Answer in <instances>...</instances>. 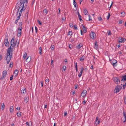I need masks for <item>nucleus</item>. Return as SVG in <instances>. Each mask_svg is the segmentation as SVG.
Returning a JSON list of instances; mask_svg holds the SVG:
<instances>
[{
    "instance_id": "36",
    "label": "nucleus",
    "mask_w": 126,
    "mask_h": 126,
    "mask_svg": "<svg viewBox=\"0 0 126 126\" xmlns=\"http://www.w3.org/2000/svg\"><path fill=\"white\" fill-rule=\"evenodd\" d=\"M39 52L40 54H41L42 52V48L41 47H40L39 48Z\"/></svg>"
},
{
    "instance_id": "62",
    "label": "nucleus",
    "mask_w": 126,
    "mask_h": 126,
    "mask_svg": "<svg viewBox=\"0 0 126 126\" xmlns=\"http://www.w3.org/2000/svg\"><path fill=\"white\" fill-rule=\"evenodd\" d=\"M53 60H51V64L52 65L53 63Z\"/></svg>"
},
{
    "instance_id": "6",
    "label": "nucleus",
    "mask_w": 126,
    "mask_h": 126,
    "mask_svg": "<svg viewBox=\"0 0 126 126\" xmlns=\"http://www.w3.org/2000/svg\"><path fill=\"white\" fill-rule=\"evenodd\" d=\"M14 38H13L11 41V46H12L13 47L15 46L16 45V43L14 42Z\"/></svg>"
},
{
    "instance_id": "43",
    "label": "nucleus",
    "mask_w": 126,
    "mask_h": 126,
    "mask_svg": "<svg viewBox=\"0 0 126 126\" xmlns=\"http://www.w3.org/2000/svg\"><path fill=\"white\" fill-rule=\"evenodd\" d=\"M98 20L100 21H101L102 19V18L101 17H99L98 18Z\"/></svg>"
},
{
    "instance_id": "29",
    "label": "nucleus",
    "mask_w": 126,
    "mask_h": 126,
    "mask_svg": "<svg viewBox=\"0 0 126 126\" xmlns=\"http://www.w3.org/2000/svg\"><path fill=\"white\" fill-rule=\"evenodd\" d=\"M17 115L18 117H20L21 115V112L19 111L17 113Z\"/></svg>"
},
{
    "instance_id": "16",
    "label": "nucleus",
    "mask_w": 126,
    "mask_h": 126,
    "mask_svg": "<svg viewBox=\"0 0 126 126\" xmlns=\"http://www.w3.org/2000/svg\"><path fill=\"white\" fill-rule=\"evenodd\" d=\"M26 89L25 88H24L21 91V94H24L26 92Z\"/></svg>"
},
{
    "instance_id": "23",
    "label": "nucleus",
    "mask_w": 126,
    "mask_h": 126,
    "mask_svg": "<svg viewBox=\"0 0 126 126\" xmlns=\"http://www.w3.org/2000/svg\"><path fill=\"white\" fill-rule=\"evenodd\" d=\"M125 13L124 12L121 13L120 16L121 17H124L125 16Z\"/></svg>"
},
{
    "instance_id": "64",
    "label": "nucleus",
    "mask_w": 126,
    "mask_h": 126,
    "mask_svg": "<svg viewBox=\"0 0 126 126\" xmlns=\"http://www.w3.org/2000/svg\"><path fill=\"white\" fill-rule=\"evenodd\" d=\"M15 126V124L14 123H12L11 124V126Z\"/></svg>"
},
{
    "instance_id": "38",
    "label": "nucleus",
    "mask_w": 126,
    "mask_h": 126,
    "mask_svg": "<svg viewBox=\"0 0 126 126\" xmlns=\"http://www.w3.org/2000/svg\"><path fill=\"white\" fill-rule=\"evenodd\" d=\"M54 46L53 45H51L50 47V48L52 50H53L54 49Z\"/></svg>"
},
{
    "instance_id": "20",
    "label": "nucleus",
    "mask_w": 126,
    "mask_h": 126,
    "mask_svg": "<svg viewBox=\"0 0 126 126\" xmlns=\"http://www.w3.org/2000/svg\"><path fill=\"white\" fill-rule=\"evenodd\" d=\"M9 42L8 41V39H5V44L6 46H8Z\"/></svg>"
},
{
    "instance_id": "37",
    "label": "nucleus",
    "mask_w": 126,
    "mask_h": 126,
    "mask_svg": "<svg viewBox=\"0 0 126 126\" xmlns=\"http://www.w3.org/2000/svg\"><path fill=\"white\" fill-rule=\"evenodd\" d=\"M110 13H109L108 14V16H107V20H108L109 19V18L110 17Z\"/></svg>"
},
{
    "instance_id": "59",
    "label": "nucleus",
    "mask_w": 126,
    "mask_h": 126,
    "mask_svg": "<svg viewBox=\"0 0 126 126\" xmlns=\"http://www.w3.org/2000/svg\"><path fill=\"white\" fill-rule=\"evenodd\" d=\"M111 34V32H109L108 33V35H110Z\"/></svg>"
},
{
    "instance_id": "52",
    "label": "nucleus",
    "mask_w": 126,
    "mask_h": 126,
    "mask_svg": "<svg viewBox=\"0 0 126 126\" xmlns=\"http://www.w3.org/2000/svg\"><path fill=\"white\" fill-rule=\"evenodd\" d=\"M74 27L75 29H77V25H75L74 26Z\"/></svg>"
},
{
    "instance_id": "50",
    "label": "nucleus",
    "mask_w": 126,
    "mask_h": 126,
    "mask_svg": "<svg viewBox=\"0 0 126 126\" xmlns=\"http://www.w3.org/2000/svg\"><path fill=\"white\" fill-rule=\"evenodd\" d=\"M26 125L27 126H32L31 125L30 126L29 125V123L28 122H27L26 123Z\"/></svg>"
},
{
    "instance_id": "42",
    "label": "nucleus",
    "mask_w": 126,
    "mask_h": 126,
    "mask_svg": "<svg viewBox=\"0 0 126 126\" xmlns=\"http://www.w3.org/2000/svg\"><path fill=\"white\" fill-rule=\"evenodd\" d=\"M70 27H72L73 26V24L72 23H70L69 24Z\"/></svg>"
},
{
    "instance_id": "39",
    "label": "nucleus",
    "mask_w": 126,
    "mask_h": 126,
    "mask_svg": "<svg viewBox=\"0 0 126 126\" xmlns=\"http://www.w3.org/2000/svg\"><path fill=\"white\" fill-rule=\"evenodd\" d=\"M63 69L64 71H65L66 68V66H63Z\"/></svg>"
},
{
    "instance_id": "34",
    "label": "nucleus",
    "mask_w": 126,
    "mask_h": 126,
    "mask_svg": "<svg viewBox=\"0 0 126 126\" xmlns=\"http://www.w3.org/2000/svg\"><path fill=\"white\" fill-rule=\"evenodd\" d=\"M22 22H19V24L18 25L19 27H22Z\"/></svg>"
},
{
    "instance_id": "40",
    "label": "nucleus",
    "mask_w": 126,
    "mask_h": 126,
    "mask_svg": "<svg viewBox=\"0 0 126 126\" xmlns=\"http://www.w3.org/2000/svg\"><path fill=\"white\" fill-rule=\"evenodd\" d=\"M21 34V32H20L19 33H18L17 34V36L18 37H19L20 36Z\"/></svg>"
},
{
    "instance_id": "56",
    "label": "nucleus",
    "mask_w": 126,
    "mask_h": 126,
    "mask_svg": "<svg viewBox=\"0 0 126 126\" xmlns=\"http://www.w3.org/2000/svg\"><path fill=\"white\" fill-rule=\"evenodd\" d=\"M16 109L18 110H19L20 109V107H17L16 108Z\"/></svg>"
},
{
    "instance_id": "60",
    "label": "nucleus",
    "mask_w": 126,
    "mask_h": 126,
    "mask_svg": "<svg viewBox=\"0 0 126 126\" xmlns=\"http://www.w3.org/2000/svg\"><path fill=\"white\" fill-rule=\"evenodd\" d=\"M66 19V18H65V17H63L62 18V20H65Z\"/></svg>"
},
{
    "instance_id": "63",
    "label": "nucleus",
    "mask_w": 126,
    "mask_h": 126,
    "mask_svg": "<svg viewBox=\"0 0 126 126\" xmlns=\"http://www.w3.org/2000/svg\"><path fill=\"white\" fill-rule=\"evenodd\" d=\"M94 0H91V3H93V2H94Z\"/></svg>"
},
{
    "instance_id": "22",
    "label": "nucleus",
    "mask_w": 126,
    "mask_h": 126,
    "mask_svg": "<svg viewBox=\"0 0 126 126\" xmlns=\"http://www.w3.org/2000/svg\"><path fill=\"white\" fill-rule=\"evenodd\" d=\"M78 16L79 19L80 20V21L82 20L81 18V16L79 12H78Z\"/></svg>"
},
{
    "instance_id": "25",
    "label": "nucleus",
    "mask_w": 126,
    "mask_h": 126,
    "mask_svg": "<svg viewBox=\"0 0 126 126\" xmlns=\"http://www.w3.org/2000/svg\"><path fill=\"white\" fill-rule=\"evenodd\" d=\"M97 44V43L96 42L95 43L94 48L95 49L97 50L98 48V46Z\"/></svg>"
},
{
    "instance_id": "13",
    "label": "nucleus",
    "mask_w": 126,
    "mask_h": 126,
    "mask_svg": "<svg viewBox=\"0 0 126 126\" xmlns=\"http://www.w3.org/2000/svg\"><path fill=\"white\" fill-rule=\"evenodd\" d=\"M7 74V72L6 71H4L3 72V77L4 78L5 77Z\"/></svg>"
},
{
    "instance_id": "55",
    "label": "nucleus",
    "mask_w": 126,
    "mask_h": 126,
    "mask_svg": "<svg viewBox=\"0 0 126 126\" xmlns=\"http://www.w3.org/2000/svg\"><path fill=\"white\" fill-rule=\"evenodd\" d=\"M76 4H77V3H73V5H74V7H76V6H77L76 5Z\"/></svg>"
},
{
    "instance_id": "48",
    "label": "nucleus",
    "mask_w": 126,
    "mask_h": 126,
    "mask_svg": "<svg viewBox=\"0 0 126 126\" xmlns=\"http://www.w3.org/2000/svg\"><path fill=\"white\" fill-rule=\"evenodd\" d=\"M122 42H125L126 40L124 38H122Z\"/></svg>"
},
{
    "instance_id": "44",
    "label": "nucleus",
    "mask_w": 126,
    "mask_h": 126,
    "mask_svg": "<svg viewBox=\"0 0 126 126\" xmlns=\"http://www.w3.org/2000/svg\"><path fill=\"white\" fill-rule=\"evenodd\" d=\"M72 32H68V34L69 35H71L72 34Z\"/></svg>"
},
{
    "instance_id": "18",
    "label": "nucleus",
    "mask_w": 126,
    "mask_h": 126,
    "mask_svg": "<svg viewBox=\"0 0 126 126\" xmlns=\"http://www.w3.org/2000/svg\"><path fill=\"white\" fill-rule=\"evenodd\" d=\"M85 56H83L82 57H80L79 58L80 61L82 62L85 59Z\"/></svg>"
},
{
    "instance_id": "19",
    "label": "nucleus",
    "mask_w": 126,
    "mask_h": 126,
    "mask_svg": "<svg viewBox=\"0 0 126 126\" xmlns=\"http://www.w3.org/2000/svg\"><path fill=\"white\" fill-rule=\"evenodd\" d=\"M18 71L16 69L15 70L14 72V74L16 76L17 75L18 73Z\"/></svg>"
},
{
    "instance_id": "30",
    "label": "nucleus",
    "mask_w": 126,
    "mask_h": 126,
    "mask_svg": "<svg viewBox=\"0 0 126 126\" xmlns=\"http://www.w3.org/2000/svg\"><path fill=\"white\" fill-rule=\"evenodd\" d=\"M22 29V27H18V32H21Z\"/></svg>"
},
{
    "instance_id": "2",
    "label": "nucleus",
    "mask_w": 126,
    "mask_h": 126,
    "mask_svg": "<svg viewBox=\"0 0 126 126\" xmlns=\"http://www.w3.org/2000/svg\"><path fill=\"white\" fill-rule=\"evenodd\" d=\"M11 46H10L7 51L6 56V60H7V64H8L9 63V62L10 61L11 58V55H10V53L11 52Z\"/></svg>"
},
{
    "instance_id": "12",
    "label": "nucleus",
    "mask_w": 126,
    "mask_h": 126,
    "mask_svg": "<svg viewBox=\"0 0 126 126\" xmlns=\"http://www.w3.org/2000/svg\"><path fill=\"white\" fill-rule=\"evenodd\" d=\"M81 28L82 29L83 31L84 32L85 31V32L87 31V28H86L85 27L84 25H82L81 26Z\"/></svg>"
},
{
    "instance_id": "24",
    "label": "nucleus",
    "mask_w": 126,
    "mask_h": 126,
    "mask_svg": "<svg viewBox=\"0 0 126 126\" xmlns=\"http://www.w3.org/2000/svg\"><path fill=\"white\" fill-rule=\"evenodd\" d=\"M117 63V61L115 60H113L112 62L111 63L112 65H114Z\"/></svg>"
},
{
    "instance_id": "26",
    "label": "nucleus",
    "mask_w": 126,
    "mask_h": 126,
    "mask_svg": "<svg viewBox=\"0 0 126 126\" xmlns=\"http://www.w3.org/2000/svg\"><path fill=\"white\" fill-rule=\"evenodd\" d=\"M122 80L124 81H125L126 80V75L123 77Z\"/></svg>"
},
{
    "instance_id": "21",
    "label": "nucleus",
    "mask_w": 126,
    "mask_h": 126,
    "mask_svg": "<svg viewBox=\"0 0 126 126\" xmlns=\"http://www.w3.org/2000/svg\"><path fill=\"white\" fill-rule=\"evenodd\" d=\"M83 71V69L82 68L81 69V71L79 73V74L78 75V76L79 77V78L80 77H81V76L82 74V73Z\"/></svg>"
},
{
    "instance_id": "41",
    "label": "nucleus",
    "mask_w": 126,
    "mask_h": 126,
    "mask_svg": "<svg viewBox=\"0 0 126 126\" xmlns=\"http://www.w3.org/2000/svg\"><path fill=\"white\" fill-rule=\"evenodd\" d=\"M13 75H11V77L10 78V80H12L13 79Z\"/></svg>"
},
{
    "instance_id": "8",
    "label": "nucleus",
    "mask_w": 126,
    "mask_h": 126,
    "mask_svg": "<svg viewBox=\"0 0 126 126\" xmlns=\"http://www.w3.org/2000/svg\"><path fill=\"white\" fill-rule=\"evenodd\" d=\"M21 13H19L18 14V15H17V18L16 19V21L15 23L16 24L17 22L18 21V20L20 19V16L21 15Z\"/></svg>"
},
{
    "instance_id": "31",
    "label": "nucleus",
    "mask_w": 126,
    "mask_h": 126,
    "mask_svg": "<svg viewBox=\"0 0 126 126\" xmlns=\"http://www.w3.org/2000/svg\"><path fill=\"white\" fill-rule=\"evenodd\" d=\"M5 107V105L3 103L1 105V109L2 110H3Z\"/></svg>"
},
{
    "instance_id": "45",
    "label": "nucleus",
    "mask_w": 126,
    "mask_h": 126,
    "mask_svg": "<svg viewBox=\"0 0 126 126\" xmlns=\"http://www.w3.org/2000/svg\"><path fill=\"white\" fill-rule=\"evenodd\" d=\"M41 85L42 87L43 86V82L42 81H41L40 82Z\"/></svg>"
},
{
    "instance_id": "3",
    "label": "nucleus",
    "mask_w": 126,
    "mask_h": 126,
    "mask_svg": "<svg viewBox=\"0 0 126 126\" xmlns=\"http://www.w3.org/2000/svg\"><path fill=\"white\" fill-rule=\"evenodd\" d=\"M122 120L123 123H125L126 122V113L124 111L123 112V116L122 118Z\"/></svg>"
},
{
    "instance_id": "35",
    "label": "nucleus",
    "mask_w": 126,
    "mask_h": 126,
    "mask_svg": "<svg viewBox=\"0 0 126 126\" xmlns=\"http://www.w3.org/2000/svg\"><path fill=\"white\" fill-rule=\"evenodd\" d=\"M88 17H89L88 20L89 21H91L92 20V18H91V16H90V15H88Z\"/></svg>"
},
{
    "instance_id": "47",
    "label": "nucleus",
    "mask_w": 126,
    "mask_h": 126,
    "mask_svg": "<svg viewBox=\"0 0 126 126\" xmlns=\"http://www.w3.org/2000/svg\"><path fill=\"white\" fill-rule=\"evenodd\" d=\"M49 79L47 78L45 80V81L46 82H48L49 81Z\"/></svg>"
},
{
    "instance_id": "33",
    "label": "nucleus",
    "mask_w": 126,
    "mask_h": 126,
    "mask_svg": "<svg viewBox=\"0 0 126 126\" xmlns=\"http://www.w3.org/2000/svg\"><path fill=\"white\" fill-rule=\"evenodd\" d=\"M122 38H121L118 41V42L119 43H122Z\"/></svg>"
},
{
    "instance_id": "51",
    "label": "nucleus",
    "mask_w": 126,
    "mask_h": 126,
    "mask_svg": "<svg viewBox=\"0 0 126 126\" xmlns=\"http://www.w3.org/2000/svg\"><path fill=\"white\" fill-rule=\"evenodd\" d=\"M2 56L1 55H0V62L1 61V60L2 59Z\"/></svg>"
},
{
    "instance_id": "15",
    "label": "nucleus",
    "mask_w": 126,
    "mask_h": 126,
    "mask_svg": "<svg viewBox=\"0 0 126 126\" xmlns=\"http://www.w3.org/2000/svg\"><path fill=\"white\" fill-rule=\"evenodd\" d=\"M82 46V45L81 44H80L76 47L77 48L79 49L81 48Z\"/></svg>"
},
{
    "instance_id": "54",
    "label": "nucleus",
    "mask_w": 126,
    "mask_h": 126,
    "mask_svg": "<svg viewBox=\"0 0 126 126\" xmlns=\"http://www.w3.org/2000/svg\"><path fill=\"white\" fill-rule=\"evenodd\" d=\"M64 116H65L67 115V113L66 112H64Z\"/></svg>"
},
{
    "instance_id": "32",
    "label": "nucleus",
    "mask_w": 126,
    "mask_h": 126,
    "mask_svg": "<svg viewBox=\"0 0 126 126\" xmlns=\"http://www.w3.org/2000/svg\"><path fill=\"white\" fill-rule=\"evenodd\" d=\"M43 12L45 14V15H46L48 13L46 9H44L43 10Z\"/></svg>"
},
{
    "instance_id": "4",
    "label": "nucleus",
    "mask_w": 126,
    "mask_h": 126,
    "mask_svg": "<svg viewBox=\"0 0 126 126\" xmlns=\"http://www.w3.org/2000/svg\"><path fill=\"white\" fill-rule=\"evenodd\" d=\"M90 35V37L92 39L95 38L96 37V35L94 32H91Z\"/></svg>"
},
{
    "instance_id": "57",
    "label": "nucleus",
    "mask_w": 126,
    "mask_h": 126,
    "mask_svg": "<svg viewBox=\"0 0 126 126\" xmlns=\"http://www.w3.org/2000/svg\"><path fill=\"white\" fill-rule=\"evenodd\" d=\"M35 31L37 32V28L36 27V26L35 27Z\"/></svg>"
},
{
    "instance_id": "28",
    "label": "nucleus",
    "mask_w": 126,
    "mask_h": 126,
    "mask_svg": "<svg viewBox=\"0 0 126 126\" xmlns=\"http://www.w3.org/2000/svg\"><path fill=\"white\" fill-rule=\"evenodd\" d=\"M84 12L85 15H87L88 14V12L87 9H85L84 10Z\"/></svg>"
},
{
    "instance_id": "7",
    "label": "nucleus",
    "mask_w": 126,
    "mask_h": 126,
    "mask_svg": "<svg viewBox=\"0 0 126 126\" xmlns=\"http://www.w3.org/2000/svg\"><path fill=\"white\" fill-rule=\"evenodd\" d=\"M113 80L114 82L117 84H118L120 82L118 78L114 77L113 78Z\"/></svg>"
},
{
    "instance_id": "61",
    "label": "nucleus",
    "mask_w": 126,
    "mask_h": 126,
    "mask_svg": "<svg viewBox=\"0 0 126 126\" xmlns=\"http://www.w3.org/2000/svg\"><path fill=\"white\" fill-rule=\"evenodd\" d=\"M72 47V45H69V47L70 49H71V48Z\"/></svg>"
},
{
    "instance_id": "17",
    "label": "nucleus",
    "mask_w": 126,
    "mask_h": 126,
    "mask_svg": "<svg viewBox=\"0 0 126 126\" xmlns=\"http://www.w3.org/2000/svg\"><path fill=\"white\" fill-rule=\"evenodd\" d=\"M27 54L25 52L23 55V58L24 60H25L27 58Z\"/></svg>"
},
{
    "instance_id": "10",
    "label": "nucleus",
    "mask_w": 126,
    "mask_h": 126,
    "mask_svg": "<svg viewBox=\"0 0 126 126\" xmlns=\"http://www.w3.org/2000/svg\"><path fill=\"white\" fill-rule=\"evenodd\" d=\"M86 93V91L85 90H84L82 93L81 96L83 97L85 96Z\"/></svg>"
},
{
    "instance_id": "11",
    "label": "nucleus",
    "mask_w": 126,
    "mask_h": 126,
    "mask_svg": "<svg viewBox=\"0 0 126 126\" xmlns=\"http://www.w3.org/2000/svg\"><path fill=\"white\" fill-rule=\"evenodd\" d=\"M31 58L30 56H28L27 57V58L25 60L26 61L28 62H29L31 60Z\"/></svg>"
},
{
    "instance_id": "46",
    "label": "nucleus",
    "mask_w": 126,
    "mask_h": 126,
    "mask_svg": "<svg viewBox=\"0 0 126 126\" xmlns=\"http://www.w3.org/2000/svg\"><path fill=\"white\" fill-rule=\"evenodd\" d=\"M122 22L123 21L122 20H120L119 22V24H122Z\"/></svg>"
},
{
    "instance_id": "1",
    "label": "nucleus",
    "mask_w": 126,
    "mask_h": 126,
    "mask_svg": "<svg viewBox=\"0 0 126 126\" xmlns=\"http://www.w3.org/2000/svg\"><path fill=\"white\" fill-rule=\"evenodd\" d=\"M28 0H21L20 2V7L18 9V10L17 14L16 15H18V13H21L22 11H23V7L24 4L25 3L26 4H27L28 3Z\"/></svg>"
},
{
    "instance_id": "53",
    "label": "nucleus",
    "mask_w": 126,
    "mask_h": 126,
    "mask_svg": "<svg viewBox=\"0 0 126 126\" xmlns=\"http://www.w3.org/2000/svg\"><path fill=\"white\" fill-rule=\"evenodd\" d=\"M75 91H73L72 92V94H75Z\"/></svg>"
},
{
    "instance_id": "27",
    "label": "nucleus",
    "mask_w": 126,
    "mask_h": 126,
    "mask_svg": "<svg viewBox=\"0 0 126 126\" xmlns=\"http://www.w3.org/2000/svg\"><path fill=\"white\" fill-rule=\"evenodd\" d=\"M10 111L11 112H12L13 111V106H11L10 107Z\"/></svg>"
},
{
    "instance_id": "49",
    "label": "nucleus",
    "mask_w": 126,
    "mask_h": 126,
    "mask_svg": "<svg viewBox=\"0 0 126 126\" xmlns=\"http://www.w3.org/2000/svg\"><path fill=\"white\" fill-rule=\"evenodd\" d=\"M38 22L40 25H42V23L40 21L38 20Z\"/></svg>"
},
{
    "instance_id": "9",
    "label": "nucleus",
    "mask_w": 126,
    "mask_h": 126,
    "mask_svg": "<svg viewBox=\"0 0 126 126\" xmlns=\"http://www.w3.org/2000/svg\"><path fill=\"white\" fill-rule=\"evenodd\" d=\"M98 118L97 117L96 119L95 125L96 126L98 125L100 121L98 120Z\"/></svg>"
},
{
    "instance_id": "14",
    "label": "nucleus",
    "mask_w": 126,
    "mask_h": 126,
    "mask_svg": "<svg viewBox=\"0 0 126 126\" xmlns=\"http://www.w3.org/2000/svg\"><path fill=\"white\" fill-rule=\"evenodd\" d=\"M29 100V97L28 96H26L25 97L24 101L26 102H27Z\"/></svg>"
},
{
    "instance_id": "5",
    "label": "nucleus",
    "mask_w": 126,
    "mask_h": 126,
    "mask_svg": "<svg viewBox=\"0 0 126 126\" xmlns=\"http://www.w3.org/2000/svg\"><path fill=\"white\" fill-rule=\"evenodd\" d=\"M121 89V87L119 86H117L114 90V92L116 93H118Z\"/></svg>"
},
{
    "instance_id": "58",
    "label": "nucleus",
    "mask_w": 126,
    "mask_h": 126,
    "mask_svg": "<svg viewBox=\"0 0 126 126\" xmlns=\"http://www.w3.org/2000/svg\"><path fill=\"white\" fill-rule=\"evenodd\" d=\"M12 65H13L12 63H10V67H12Z\"/></svg>"
}]
</instances>
